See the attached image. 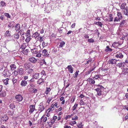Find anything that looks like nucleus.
Returning a JSON list of instances; mask_svg holds the SVG:
<instances>
[{"label":"nucleus","instance_id":"f257e3e1","mask_svg":"<svg viewBox=\"0 0 128 128\" xmlns=\"http://www.w3.org/2000/svg\"><path fill=\"white\" fill-rule=\"evenodd\" d=\"M120 7L121 9L126 10V11H124V14L126 16H128V7L127 5L126 4H122L121 5Z\"/></svg>","mask_w":128,"mask_h":128},{"label":"nucleus","instance_id":"f03ea898","mask_svg":"<svg viewBox=\"0 0 128 128\" xmlns=\"http://www.w3.org/2000/svg\"><path fill=\"white\" fill-rule=\"evenodd\" d=\"M87 98L86 97L84 99H81L80 100L79 103L81 106H84L88 102L87 101Z\"/></svg>","mask_w":128,"mask_h":128},{"label":"nucleus","instance_id":"7ed1b4c3","mask_svg":"<svg viewBox=\"0 0 128 128\" xmlns=\"http://www.w3.org/2000/svg\"><path fill=\"white\" fill-rule=\"evenodd\" d=\"M2 74V76L5 78L10 76L11 74L10 72L7 70H4Z\"/></svg>","mask_w":128,"mask_h":128},{"label":"nucleus","instance_id":"20e7f679","mask_svg":"<svg viewBox=\"0 0 128 128\" xmlns=\"http://www.w3.org/2000/svg\"><path fill=\"white\" fill-rule=\"evenodd\" d=\"M16 100L18 102L21 101L23 99V97L20 94L16 95L15 96Z\"/></svg>","mask_w":128,"mask_h":128},{"label":"nucleus","instance_id":"39448f33","mask_svg":"<svg viewBox=\"0 0 128 128\" xmlns=\"http://www.w3.org/2000/svg\"><path fill=\"white\" fill-rule=\"evenodd\" d=\"M115 57L117 58H122L124 57V55L122 54L121 52H117L115 54Z\"/></svg>","mask_w":128,"mask_h":128},{"label":"nucleus","instance_id":"423d86ee","mask_svg":"<svg viewBox=\"0 0 128 128\" xmlns=\"http://www.w3.org/2000/svg\"><path fill=\"white\" fill-rule=\"evenodd\" d=\"M29 61L32 63H34L37 62V60L34 57H31L28 58Z\"/></svg>","mask_w":128,"mask_h":128},{"label":"nucleus","instance_id":"0eeeda50","mask_svg":"<svg viewBox=\"0 0 128 128\" xmlns=\"http://www.w3.org/2000/svg\"><path fill=\"white\" fill-rule=\"evenodd\" d=\"M30 110L29 112L30 114H31L35 110V106L33 105H31L29 106Z\"/></svg>","mask_w":128,"mask_h":128},{"label":"nucleus","instance_id":"6e6552de","mask_svg":"<svg viewBox=\"0 0 128 128\" xmlns=\"http://www.w3.org/2000/svg\"><path fill=\"white\" fill-rule=\"evenodd\" d=\"M32 64L29 62H26L24 64V66L25 69H27L29 68L32 66Z\"/></svg>","mask_w":128,"mask_h":128},{"label":"nucleus","instance_id":"1a4fd4ad","mask_svg":"<svg viewBox=\"0 0 128 128\" xmlns=\"http://www.w3.org/2000/svg\"><path fill=\"white\" fill-rule=\"evenodd\" d=\"M0 93V97L2 98L5 97L6 95V91L3 90Z\"/></svg>","mask_w":128,"mask_h":128},{"label":"nucleus","instance_id":"9d476101","mask_svg":"<svg viewBox=\"0 0 128 128\" xmlns=\"http://www.w3.org/2000/svg\"><path fill=\"white\" fill-rule=\"evenodd\" d=\"M117 61V60L114 59H112L109 60L108 62L110 64H115Z\"/></svg>","mask_w":128,"mask_h":128},{"label":"nucleus","instance_id":"9b49d317","mask_svg":"<svg viewBox=\"0 0 128 128\" xmlns=\"http://www.w3.org/2000/svg\"><path fill=\"white\" fill-rule=\"evenodd\" d=\"M29 90L32 94L35 93L36 92L38 91V90L37 89L32 88H30L29 89Z\"/></svg>","mask_w":128,"mask_h":128},{"label":"nucleus","instance_id":"f8f14e48","mask_svg":"<svg viewBox=\"0 0 128 128\" xmlns=\"http://www.w3.org/2000/svg\"><path fill=\"white\" fill-rule=\"evenodd\" d=\"M45 109V107L43 104H40L38 108V110L40 112H41L44 111Z\"/></svg>","mask_w":128,"mask_h":128},{"label":"nucleus","instance_id":"ddd939ff","mask_svg":"<svg viewBox=\"0 0 128 128\" xmlns=\"http://www.w3.org/2000/svg\"><path fill=\"white\" fill-rule=\"evenodd\" d=\"M44 82V79L42 78H40L38 81H37V83L38 84H39V85H40L43 84Z\"/></svg>","mask_w":128,"mask_h":128},{"label":"nucleus","instance_id":"4468645a","mask_svg":"<svg viewBox=\"0 0 128 128\" xmlns=\"http://www.w3.org/2000/svg\"><path fill=\"white\" fill-rule=\"evenodd\" d=\"M67 68L68 69V71L71 74L74 71V68L72 66L70 65L68 66Z\"/></svg>","mask_w":128,"mask_h":128},{"label":"nucleus","instance_id":"2eb2a0df","mask_svg":"<svg viewBox=\"0 0 128 128\" xmlns=\"http://www.w3.org/2000/svg\"><path fill=\"white\" fill-rule=\"evenodd\" d=\"M28 80H22L21 82L20 85L23 86H26L27 84V82Z\"/></svg>","mask_w":128,"mask_h":128},{"label":"nucleus","instance_id":"dca6fc26","mask_svg":"<svg viewBox=\"0 0 128 128\" xmlns=\"http://www.w3.org/2000/svg\"><path fill=\"white\" fill-rule=\"evenodd\" d=\"M20 28V24L19 23L16 24L15 26V29L16 31H18Z\"/></svg>","mask_w":128,"mask_h":128},{"label":"nucleus","instance_id":"f3484780","mask_svg":"<svg viewBox=\"0 0 128 128\" xmlns=\"http://www.w3.org/2000/svg\"><path fill=\"white\" fill-rule=\"evenodd\" d=\"M97 92V95L100 96L102 94V90L99 88H97L95 90Z\"/></svg>","mask_w":128,"mask_h":128},{"label":"nucleus","instance_id":"a211bd4d","mask_svg":"<svg viewBox=\"0 0 128 128\" xmlns=\"http://www.w3.org/2000/svg\"><path fill=\"white\" fill-rule=\"evenodd\" d=\"M18 74L20 75H22L23 74L24 72V70L23 68H20L18 69Z\"/></svg>","mask_w":128,"mask_h":128},{"label":"nucleus","instance_id":"6ab92c4d","mask_svg":"<svg viewBox=\"0 0 128 128\" xmlns=\"http://www.w3.org/2000/svg\"><path fill=\"white\" fill-rule=\"evenodd\" d=\"M122 73L123 74H128V68H126L122 69Z\"/></svg>","mask_w":128,"mask_h":128},{"label":"nucleus","instance_id":"aec40b11","mask_svg":"<svg viewBox=\"0 0 128 128\" xmlns=\"http://www.w3.org/2000/svg\"><path fill=\"white\" fill-rule=\"evenodd\" d=\"M10 67L11 70H14L15 69H16V65L14 64H12L10 66Z\"/></svg>","mask_w":128,"mask_h":128},{"label":"nucleus","instance_id":"412c9836","mask_svg":"<svg viewBox=\"0 0 128 128\" xmlns=\"http://www.w3.org/2000/svg\"><path fill=\"white\" fill-rule=\"evenodd\" d=\"M87 80L90 84H94L95 83V80L92 78H89Z\"/></svg>","mask_w":128,"mask_h":128},{"label":"nucleus","instance_id":"4be33fe9","mask_svg":"<svg viewBox=\"0 0 128 128\" xmlns=\"http://www.w3.org/2000/svg\"><path fill=\"white\" fill-rule=\"evenodd\" d=\"M41 120H42L44 123H45L47 120V118L45 115H43L42 117Z\"/></svg>","mask_w":128,"mask_h":128},{"label":"nucleus","instance_id":"5701e85b","mask_svg":"<svg viewBox=\"0 0 128 128\" xmlns=\"http://www.w3.org/2000/svg\"><path fill=\"white\" fill-rule=\"evenodd\" d=\"M57 118V117L56 116H54L53 118L51 120V123L52 124H54L55 121H56Z\"/></svg>","mask_w":128,"mask_h":128},{"label":"nucleus","instance_id":"b1692460","mask_svg":"<svg viewBox=\"0 0 128 128\" xmlns=\"http://www.w3.org/2000/svg\"><path fill=\"white\" fill-rule=\"evenodd\" d=\"M117 16H118L119 19L121 20L123 18L122 15L121 13L120 12H117Z\"/></svg>","mask_w":128,"mask_h":128},{"label":"nucleus","instance_id":"393cba45","mask_svg":"<svg viewBox=\"0 0 128 128\" xmlns=\"http://www.w3.org/2000/svg\"><path fill=\"white\" fill-rule=\"evenodd\" d=\"M11 32L10 31L8 30H7L5 33L4 36H10L11 35Z\"/></svg>","mask_w":128,"mask_h":128},{"label":"nucleus","instance_id":"a878e982","mask_svg":"<svg viewBox=\"0 0 128 128\" xmlns=\"http://www.w3.org/2000/svg\"><path fill=\"white\" fill-rule=\"evenodd\" d=\"M40 74L38 73H36L34 75L33 77L35 79H37L40 77Z\"/></svg>","mask_w":128,"mask_h":128},{"label":"nucleus","instance_id":"bb28decb","mask_svg":"<svg viewBox=\"0 0 128 128\" xmlns=\"http://www.w3.org/2000/svg\"><path fill=\"white\" fill-rule=\"evenodd\" d=\"M14 37L15 39H18L19 38V35L18 32H16L14 35Z\"/></svg>","mask_w":128,"mask_h":128},{"label":"nucleus","instance_id":"cd10ccee","mask_svg":"<svg viewBox=\"0 0 128 128\" xmlns=\"http://www.w3.org/2000/svg\"><path fill=\"white\" fill-rule=\"evenodd\" d=\"M32 71H33V70L32 69H30L28 70L26 72V74H28L29 76H31V74L32 73Z\"/></svg>","mask_w":128,"mask_h":128},{"label":"nucleus","instance_id":"c85d7f7f","mask_svg":"<svg viewBox=\"0 0 128 128\" xmlns=\"http://www.w3.org/2000/svg\"><path fill=\"white\" fill-rule=\"evenodd\" d=\"M10 79L8 78H7L4 80L3 82L5 85H7L8 84V81Z\"/></svg>","mask_w":128,"mask_h":128},{"label":"nucleus","instance_id":"c756f323","mask_svg":"<svg viewBox=\"0 0 128 128\" xmlns=\"http://www.w3.org/2000/svg\"><path fill=\"white\" fill-rule=\"evenodd\" d=\"M42 54L43 56H46L48 55V52L46 50L44 49L42 50Z\"/></svg>","mask_w":128,"mask_h":128},{"label":"nucleus","instance_id":"7c9ffc66","mask_svg":"<svg viewBox=\"0 0 128 128\" xmlns=\"http://www.w3.org/2000/svg\"><path fill=\"white\" fill-rule=\"evenodd\" d=\"M14 22H10L8 24V27L9 28H10L11 27H12V28L14 27Z\"/></svg>","mask_w":128,"mask_h":128},{"label":"nucleus","instance_id":"2f4dec72","mask_svg":"<svg viewBox=\"0 0 128 128\" xmlns=\"http://www.w3.org/2000/svg\"><path fill=\"white\" fill-rule=\"evenodd\" d=\"M112 48H110L109 46H106V48L105 50V51L106 52H112Z\"/></svg>","mask_w":128,"mask_h":128},{"label":"nucleus","instance_id":"473e14b6","mask_svg":"<svg viewBox=\"0 0 128 128\" xmlns=\"http://www.w3.org/2000/svg\"><path fill=\"white\" fill-rule=\"evenodd\" d=\"M31 51L34 54H36L38 52V50L36 48H34L33 49H31Z\"/></svg>","mask_w":128,"mask_h":128},{"label":"nucleus","instance_id":"72a5a7b5","mask_svg":"<svg viewBox=\"0 0 128 128\" xmlns=\"http://www.w3.org/2000/svg\"><path fill=\"white\" fill-rule=\"evenodd\" d=\"M4 121H6L8 119V117L6 115H5L1 118Z\"/></svg>","mask_w":128,"mask_h":128},{"label":"nucleus","instance_id":"f704fd0d","mask_svg":"<svg viewBox=\"0 0 128 128\" xmlns=\"http://www.w3.org/2000/svg\"><path fill=\"white\" fill-rule=\"evenodd\" d=\"M124 62L118 63L117 65V66L120 68L122 67H124Z\"/></svg>","mask_w":128,"mask_h":128},{"label":"nucleus","instance_id":"c9c22d12","mask_svg":"<svg viewBox=\"0 0 128 128\" xmlns=\"http://www.w3.org/2000/svg\"><path fill=\"white\" fill-rule=\"evenodd\" d=\"M40 74L41 75L42 78L44 76L45 77L46 76L45 72L44 70H42L40 73Z\"/></svg>","mask_w":128,"mask_h":128},{"label":"nucleus","instance_id":"e433bc0d","mask_svg":"<svg viewBox=\"0 0 128 128\" xmlns=\"http://www.w3.org/2000/svg\"><path fill=\"white\" fill-rule=\"evenodd\" d=\"M94 24L99 26H100L101 28L102 27V23L100 22H95Z\"/></svg>","mask_w":128,"mask_h":128},{"label":"nucleus","instance_id":"4c0bfd02","mask_svg":"<svg viewBox=\"0 0 128 128\" xmlns=\"http://www.w3.org/2000/svg\"><path fill=\"white\" fill-rule=\"evenodd\" d=\"M112 46L114 48L117 47L118 46V43L116 42H115L112 44Z\"/></svg>","mask_w":128,"mask_h":128},{"label":"nucleus","instance_id":"58836bf2","mask_svg":"<svg viewBox=\"0 0 128 128\" xmlns=\"http://www.w3.org/2000/svg\"><path fill=\"white\" fill-rule=\"evenodd\" d=\"M113 20V15L112 14H110L109 15V21L112 22V21Z\"/></svg>","mask_w":128,"mask_h":128},{"label":"nucleus","instance_id":"ea45409f","mask_svg":"<svg viewBox=\"0 0 128 128\" xmlns=\"http://www.w3.org/2000/svg\"><path fill=\"white\" fill-rule=\"evenodd\" d=\"M28 52V49H26L25 50H23L22 51V52L24 54L27 55Z\"/></svg>","mask_w":128,"mask_h":128},{"label":"nucleus","instance_id":"a19ab883","mask_svg":"<svg viewBox=\"0 0 128 128\" xmlns=\"http://www.w3.org/2000/svg\"><path fill=\"white\" fill-rule=\"evenodd\" d=\"M78 104H77L75 103L74 106L72 107V110L74 111L76 110L77 107L78 106Z\"/></svg>","mask_w":128,"mask_h":128},{"label":"nucleus","instance_id":"79ce46f5","mask_svg":"<svg viewBox=\"0 0 128 128\" xmlns=\"http://www.w3.org/2000/svg\"><path fill=\"white\" fill-rule=\"evenodd\" d=\"M1 5V6L2 7H3L4 6H6V3L4 1H2L0 2Z\"/></svg>","mask_w":128,"mask_h":128},{"label":"nucleus","instance_id":"37998d69","mask_svg":"<svg viewBox=\"0 0 128 128\" xmlns=\"http://www.w3.org/2000/svg\"><path fill=\"white\" fill-rule=\"evenodd\" d=\"M50 90L51 89L50 88H46V90L44 93L47 95Z\"/></svg>","mask_w":128,"mask_h":128},{"label":"nucleus","instance_id":"c03bdc74","mask_svg":"<svg viewBox=\"0 0 128 128\" xmlns=\"http://www.w3.org/2000/svg\"><path fill=\"white\" fill-rule=\"evenodd\" d=\"M79 72V70H77L76 71V72L73 75V76H74V78H76L77 77V76L78 75V73Z\"/></svg>","mask_w":128,"mask_h":128},{"label":"nucleus","instance_id":"a18cd8bd","mask_svg":"<svg viewBox=\"0 0 128 128\" xmlns=\"http://www.w3.org/2000/svg\"><path fill=\"white\" fill-rule=\"evenodd\" d=\"M30 36H28L27 35V38L25 39V41L27 43H28L30 40Z\"/></svg>","mask_w":128,"mask_h":128},{"label":"nucleus","instance_id":"49530a36","mask_svg":"<svg viewBox=\"0 0 128 128\" xmlns=\"http://www.w3.org/2000/svg\"><path fill=\"white\" fill-rule=\"evenodd\" d=\"M10 107L11 109H13L15 108V106L13 103H11L10 105Z\"/></svg>","mask_w":128,"mask_h":128},{"label":"nucleus","instance_id":"de8ad7c7","mask_svg":"<svg viewBox=\"0 0 128 128\" xmlns=\"http://www.w3.org/2000/svg\"><path fill=\"white\" fill-rule=\"evenodd\" d=\"M64 97H62L60 99V101H62L61 102L62 104H64L65 100H64Z\"/></svg>","mask_w":128,"mask_h":128},{"label":"nucleus","instance_id":"09e8293b","mask_svg":"<svg viewBox=\"0 0 128 128\" xmlns=\"http://www.w3.org/2000/svg\"><path fill=\"white\" fill-rule=\"evenodd\" d=\"M94 68H90V69L88 70L86 72V73L88 74H89L92 71L94 70Z\"/></svg>","mask_w":128,"mask_h":128},{"label":"nucleus","instance_id":"8fccbe9b","mask_svg":"<svg viewBox=\"0 0 128 128\" xmlns=\"http://www.w3.org/2000/svg\"><path fill=\"white\" fill-rule=\"evenodd\" d=\"M53 98V97H52L48 98L47 101V102L48 103V104H49L50 102Z\"/></svg>","mask_w":128,"mask_h":128},{"label":"nucleus","instance_id":"3c124183","mask_svg":"<svg viewBox=\"0 0 128 128\" xmlns=\"http://www.w3.org/2000/svg\"><path fill=\"white\" fill-rule=\"evenodd\" d=\"M34 37L36 38L39 36L40 34H39L38 32H36L34 33Z\"/></svg>","mask_w":128,"mask_h":128},{"label":"nucleus","instance_id":"603ef678","mask_svg":"<svg viewBox=\"0 0 128 128\" xmlns=\"http://www.w3.org/2000/svg\"><path fill=\"white\" fill-rule=\"evenodd\" d=\"M125 20H123L120 24V26L122 27L123 26L124 24L125 23Z\"/></svg>","mask_w":128,"mask_h":128},{"label":"nucleus","instance_id":"864d4df0","mask_svg":"<svg viewBox=\"0 0 128 128\" xmlns=\"http://www.w3.org/2000/svg\"><path fill=\"white\" fill-rule=\"evenodd\" d=\"M72 120H78V117L76 115L74 116V117H72Z\"/></svg>","mask_w":128,"mask_h":128},{"label":"nucleus","instance_id":"5fc2aeb1","mask_svg":"<svg viewBox=\"0 0 128 128\" xmlns=\"http://www.w3.org/2000/svg\"><path fill=\"white\" fill-rule=\"evenodd\" d=\"M18 34L19 33L20 34V35H23L24 34V30L22 29H21L20 30L19 32H18Z\"/></svg>","mask_w":128,"mask_h":128},{"label":"nucleus","instance_id":"6e6d98bb","mask_svg":"<svg viewBox=\"0 0 128 128\" xmlns=\"http://www.w3.org/2000/svg\"><path fill=\"white\" fill-rule=\"evenodd\" d=\"M80 95L79 96V97L81 98L82 99L83 98H84L85 97V95L83 93H82V94L80 93Z\"/></svg>","mask_w":128,"mask_h":128},{"label":"nucleus","instance_id":"4d7b16f0","mask_svg":"<svg viewBox=\"0 0 128 128\" xmlns=\"http://www.w3.org/2000/svg\"><path fill=\"white\" fill-rule=\"evenodd\" d=\"M76 124V121H73L70 122V123L69 124L70 125H71L73 126L74 124Z\"/></svg>","mask_w":128,"mask_h":128},{"label":"nucleus","instance_id":"13d9d810","mask_svg":"<svg viewBox=\"0 0 128 128\" xmlns=\"http://www.w3.org/2000/svg\"><path fill=\"white\" fill-rule=\"evenodd\" d=\"M65 42L64 41H62L60 42V45L59 46L60 47H62L65 44Z\"/></svg>","mask_w":128,"mask_h":128},{"label":"nucleus","instance_id":"bf43d9fd","mask_svg":"<svg viewBox=\"0 0 128 128\" xmlns=\"http://www.w3.org/2000/svg\"><path fill=\"white\" fill-rule=\"evenodd\" d=\"M94 42V39H92V38H90V39H89L88 40V42L90 43H93Z\"/></svg>","mask_w":128,"mask_h":128},{"label":"nucleus","instance_id":"052dcab7","mask_svg":"<svg viewBox=\"0 0 128 128\" xmlns=\"http://www.w3.org/2000/svg\"><path fill=\"white\" fill-rule=\"evenodd\" d=\"M17 79L15 78H12V82L13 83V84L14 85L15 83H16L17 82Z\"/></svg>","mask_w":128,"mask_h":128},{"label":"nucleus","instance_id":"680f3d73","mask_svg":"<svg viewBox=\"0 0 128 128\" xmlns=\"http://www.w3.org/2000/svg\"><path fill=\"white\" fill-rule=\"evenodd\" d=\"M120 19H119L117 17H115L114 18V22H118V21H120Z\"/></svg>","mask_w":128,"mask_h":128},{"label":"nucleus","instance_id":"e2e57ef3","mask_svg":"<svg viewBox=\"0 0 128 128\" xmlns=\"http://www.w3.org/2000/svg\"><path fill=\"white\" fill-rule=\"evenodd\" d=\"M14 75L16 76H17L18 75V71L15 70L14 71Z\"/></svg>","mask_w":128,"mask_h":128},{"label":"nucleus","instance_id":"0e129e2a","mask_svg":"<svg viewBox=\"0 0 128 128\" xmlns=\"http://www.w3.org/2000/svg\"><path fill=\"white\" fill-rule=\"evenodd\" d=\"M100 75L99 74H98V75H95L94 77H93V78H95L96 79H97L98 78H100Z\"/></svg>","mask_w":128,"mask_h":128},{"label":"nucleus","instance_id":"69168bd1","mask_svg":"<svg viewBox=\"0 0 128 128\" xmlns=\"http://www.w3.org/2000/svg\"><path fill=\"white\" fill-rule=\"evenodd\" d=\"M29 75L28 74H27V76H24V80H27L29 78Z\"/></svg>","mask_w":128,"mask_h":128},{"label":"nucleus","instance_id":"338daca9","mask_svg":"<svg viewBox=\"0 0 128 128\" xmlns=\"http://www.w3.org/2000/svg\"><path fill=\"white\" fill-rule=\"evenodd\" d=\"M82 122H80L79 124H77V126L78 128H81L82 126Z\"/></svg>","mask_w":128,"mask_h":128},{"label":"nucleus","instance_id":"774afa93","mask_svg":"<svg viewBox=\"0 0 128 128\" xmlns=\"http://www.w3.org/2000/svg\"><path fill=\"white\" fill-rule=\"evenodd\" d=\"M39 40L40 42H42L43 40V39H44V38L43 37H42L41 36H39Z\"/></svg>","mask_w":128,"mask_h":128}]
</instances>
